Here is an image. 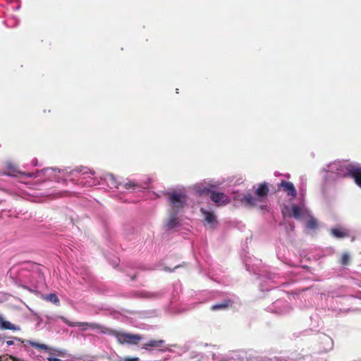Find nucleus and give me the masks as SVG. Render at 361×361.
Masks as SVG:
<instances>
[{"label": "nucleus", "instance_id": "nucleus-25", "mask_svg": "<svg viewBox=\"0 0 361 361\" xmlns=\"http://www.w3.org/2000/svg\"><path fill=\"white\" fill-rule=\"evenodd\" d=\"M6 344H7L8 345H13V344H14V342H13V341H11V340H10V341H6Z\"/></svg>", "mask_w": 361, "mask_h": 361}, {"label": "nucleus", "instance_id": "nucleus-16", "mask_svg": "<svg viewBox=\"0 0 361 361\" xmlns=\"http://www.w3.org/2000/svg\"><path fill=\"white\" fill-rule=\"evenodd\" d=\"M47 300L53 303L56 306L60 305V300L55 293H49L47 295Z\"/></svg>", "mask_w": 361, "mask_h": 361}, {"label": "nucleus", "instance_id": "nucleus-15", "mask_svg": "<svg viewBox=\"0 0 361 361\" xmlns=\"http://www.w3.org/2000/svg\"><path fill=\"white\" fill-rule=\"evenodd\" d=\"M26 343L32 346L35 350H37L39 352L45 351V344H40L35 341H31L29 340L23 341L22 343Z\"/></svg>", "mask_w": 361, "mask_h": 361}, {"label": "nucleus", "instance_id": "nucleus-5", "mask_svg": "<svg viewBox=\"0 0 361 361\" xmlns=\"http://www.w3.org/2000/svg\"><path fill=\"white\" fill-rule=\"evenodd\" d=\"M60 318L68 326H71V327L75 326H81V327H82L83 331L86 330L87 327L92 329H99L102 328L101 325L96 324V323H88V322H76V323H75V322L68 321L66 318H65L63 317H61Z\"/></svg>", "mask_w": 361, "mask_h": 361}, {"label": "nucleus", "instance_id": "nucleus-18", "mask_svg": "<svg viewBox=\"0 0 361 361\" xmlns=\"http://www.w3.org/2000/svg\"><path fill=\"white\" fill-rule=\"evenodd\" d=\"M292 211L293 216H294V218H295L296 219H299L301 218L302 212L301 208L298 205L293 204L292 206Z\"/></svg>", "mask_w": 361, "mask_h": 361}, {"label": "nucleus", "instance_id": "nucleus-13", "mask_svg": "<svg viewBox=\"0 0 361 361\" xmlns=\"http://www.w3.org/2000/svg\"><path fill=\"white\" fill-rule=\"evenodd\" d=\"M269 188L266 183L259 184L258 188L256 190V195L259 197H266L268 195Z\"/></svg>", "mask_w": 361, "mask_h": 361}, {"label": "nucleus", "instance_id": "nucleus-21", "mask_svg": "<svg viewBox=\"0 0 361 361\" xmlns=\"http://www.w3.org/2000/svg\"><path fill=\"white\" fill-rule=\"evenodd\" d=\"M138 187L139 185L135 181H128L123 185L125 189H135Z\"/></svg>", "mask_w": 361, "mask_h": 361}, {"label": "nucleus", "instance_id": "nucleus-19", "mask_svg": "<svg viewBox=\"0 0 361 361\" xmlns=\"http://www.w3.org/2000/svg\"><path fill=\"white\" fill-rule=\"evenodd\" d=\"M331 233H332L335 237H336V238H344V237H345V236H347V235H348V234H347L345 232H344V231H341V229H339V228H334V229H332V230H331Z\"/></svg>", "mask_w": 361, "mask_h": 361}, {"label": "nucleus", "instance_id": "nucleus-10", "mask_svg": "<svg viewBox=\"0 0 361 361\" xmlns=\"http://www.w3.org/2000/svg\"><path fill=\"white\" fill-rule=\"evenodd\" d=\"M233 304V301L230 299L224 300L221 303L215 304L211 307L212 311H217L220 310H226Z\"/></svg>", "mask_w": 361, "mask_h": 361}, {"label": "nucleus", "instance_id": "nucleus-11", "mask_svg": "<svg viewBox=\"0 0 361 361\" xmlns=\"http://www.w3.org/2000/svg\"><path fill=\"white\" fill-rule=\"evenodd\" d=\"M165 341L162 339L159 340H151L149 342L143 345L142 348L148 350V348H161L163 347Z\"/></svg>", "mask_w": 361, "mask_h": 361}, {"label": "nucleus", "instance_id": "nucleus-23", "mask_svg": "<svg viewBox=\"0 0 361 361\" xmlns=\"http://www.w3.org/2000/svg\"><path fill=\"white\" fill-rule=\"evenodd\" d=\"M198 193L200 195H211V192L212 191H211L209 188H201L200 190H197Z\"/></svg>", "mask_w": 361, "mask_h": 361}, {"label": "nucleus", "instance_id": "nucleus-20", "mask_svg": "<svg viewBox=\"0 0 361 361\" xmlns=\"http://www.w3.org/2000/svg\"><path fill=\"white\" fill-rule=\"evenodd\" d=\"M71 173H81L82 175H86V174H88V173H90L92 175H94V172H92V171H90L87 168H78V169H75V170H73Z\"/></svg>", "mask_w": 361, "mask_h": 361}, {"label": "nucleus", "instance_id": "nucleus-27", "mask_svg": "<svg viewBox=\"0 0 361 361\" xmlns=\"http://www.w3.org/2000/svg\"><path fill=\"white\" fill-rule=\"evenodd\" d=\"M16 340L18 341H20V338H15Z\"/></svg>", "mask_w": 361, "mask_h": 361}, {"label": "nucleus", "instance_id": "nucleus-1", "mask_svg": "<svg viewBox=\"0 0 361 361\" xmlns=\"http://www.w3.org/2000/svg\"><path fill=\"white\" fill-rule=\"evenodd\" d=\"M171 212H178L183 209L187 201L185 195L181 192H172L168 193Z\"/></svg>", "mask_w": 361, "mask_h": 361}, {"label": "nucleus", "instance_id": "nucleus-4", "mask_svg": "<svg viewBox=\"0 0 361 361\" xmlns=\"http://www.w3.org/2000/svg\"><path fill=\"white\" fill-rule=\"evenodd\" d=\"M279 190H283L285 192H286L287 195L294 198L297 195V190L293 183L281 180V182L278 185Z\"/></svg>", "mask_w": 361, "mask_h": 361}, {"label": "nucleus", "instance_id": "nucleus-2", "mask_svg": "<svg viewBox=\"0 0 361 361\" xmlns=\"http://www.w3.org/2000/svg\"><path fill=\"white\" fill-rule=\"evenodd\" d=\"M111 334L116 338L117 341L121 345H137L142 339V336L139 334L118 332L116 331H113Z\"/></svg>", "mask_w": 361, "mask_h": 361}, {"label": "nucleus", "instance_id": "nucleus-17", "mask_svg": "<svg viewBox=\"0 0 361 361\" xmlns=\"http://www.w3.org/2000/svg\"><path fill=\"white\" fill-rule=\"evenodd\" d=\"M305 225L307 228L313 230L317 228V221L315 218L311 216L310 219L307 221Z\"/></svg>", "mask_w": 361, "mask_h": 361}, {"label": "nucleus", "instance_id": "nucleus-22", "mask_svg": "<svg viewBox=\"0 0 361 361\" xmlns=\"http://www.w3.org/2000/svg\"><path fill=\"white\" fill-rule=\"evenodd\" d=\"M340 262L342 265H345V266L349 264V262H350L349 255L347 253H344L341 257Z\"/></svg>", "mask_w": 361, "mask_h": 361}, {"label": "nucleus", "instance_id": "nucleus-6", "mask_svg": "<svg viewBox=\"0 0 361 361\" xmlns=\"http://www.w3.org/2000/svg\"><path fill=\"white\" fill-rule=\"evenodd\" d=\"M210 198L217 206L225 205L230 202L228 197L223 192L213 191L211 192Z\"/></svg>", "mask_w": 361, "mask_h": 361}, {"label": "nucleus", "instance_id": "nucleus-12", "mask_svg": "<svg viewBox=\"0 0 361 361\" xmlns=\"http://www.w3.org/2000/svg\"><path fill=\"white\" fill-rule=\"evenodd\" d=\"M257 198L250 194L245 195L241 200V202L245 205L255 206L257 204Z\"/></svg>", "mask_w": 361, "mask_h": 361}, {"label": "nucleus", "instance_id": "nucleus-3", "mask_svg": "<svg viewBox=\"0 0 361 361\" xmlns=\"http://www.w3.org/2000/svg\"><path fill=\"white\" fill-rule=\"evenodd\" d=\"M345 176H350L354 179L355 183L361 188V166L350 164L346 166Z\"/></svg>", "mask_w": 361, "mask_h": 361}, {"label": "nucleus", "instance_id": "nucleus-8", "mask_svg": "<svg viewBox=\"0 0 361 361\" xmlns=\"http://www.w3.org/2000/svg\"><path fill=\"white\" fill-rule=\"evenodd\" d=\"M0 329L20 331V328L18 326L13 324L10 322L5 320L4 316L1 314H0Z\"/></svg>", "mask_w": 361, "mask_h": 361}, {"label": "nucleus", "instance_id": "nucleus-24", "mask_svg": "<svg viewBox=\"0 0 361 361\" xmlns=\"http://www.w3.org/2000/svg\"><path fill=\"white\" fill-rule=\"evenodd\" d=\"M120 361H140L139 357H125L121 359Z\"/></svg>", "mask_w": 361, "mask_h": 361}, {"label": "nucleus", "instance_id": "nucleus-26", "mask_svg": "<svg viewBox=\"0 0 361 361\" xmlns=\"http://www.w3.org/2000/svg\"><path fill=\"white\" fill-rule=\"evenodd\" d=\"M136 278V275H133L132 277H131V279L132 280H135Z\"/></svg>", "mask_w": 361, "mask_h": 361}, {"label": "nucleus", "instance_id": "nucleus-7", "mask_svg": "<svg viewBox=\"0 0 361 361\" xmlns=\"http://www.w3.org/2000/svg\"><path fill=\"white\" fill-rule=\"evenodd\" d=\"M47 174L49 175V178L53 181L60 182L61 179L65 176L63 171L57 170L54 168H47Z\"/></svg>", "mask_w": 361, "mask_h": 361}, {"label": "nucleus", "instance_id": "nucleus-9", "mask_svg": "<svg viewBox=\"0 0 361 361\" xmlns=\"http://www.w3.org/2000/svg\"><path fill=\"white\" fill-rule=\"evenodd\" d=\"M177 214L178 212H169V217L166 223V227L168 230L173 229L178 224Z\"/></svg>", "mask_w": 361, "mask_h": 361}, {"label": "nucleus", "instance_id": "nucleus-14", "mask_svg": "<svg viewBox=\"0 0 361 361\" xmlns=\"http://www.w3.org/2000/svg\"><path fill=\"white\" fill-rule=\"evenodd\" d=\"M200 211L204 215L205 221L209 224H212L216 221L215 216L212 212H209L204 208H201Z\"/></svg>", "mask_w": 361, "mask_h": 361}]
</instances>
